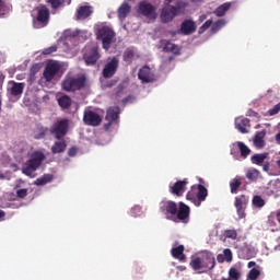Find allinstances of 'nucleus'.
I'll return each instance as SVG.
<instances>
[{
    "instance_id": "7ed1b4c3",
    "label": "nucleus",
    "mask_w": 280,
    "mask_h": 280,
    "mask_svg": "<svg viewBox=\"0 0 280 280\" xmlns=\"http://www.w3.org/2000/svg\"><path fill=\"white\" fill-rule=\"evenodd\" d=\"M86 86V77H66L61 83V89L67 93H75L82 91Z\"/></svg>"
},
{
    "instance_id": "13d9d810",
    "label": "nucleus",
    "mask_w": 280,
    "mask_h": 280,
    "mask_svg": "<svg viewBox=\"0 0 280 280\" xmlns=\"http://www.w3.org/2000/svg\"><path fill=\"white\" fill-rule=\"evenodd\" d=\"M113 126V121H108L107 124L104 125L105 130H110V127Z\"/></svg>"
},
{
    "instance_id": "f8f14e48",
    "label": "nucleus",
    "mask_w": 280,
    "mask_h": 280,
    "mask_svg": "<svg viewBox=\"0 0 280 280\" xmlns=\"http://www.w3.org/2000/svg\"><path fill=\"white\" fill-rule=\"evenodd\" d=\"M138 12L142 14V16H145V19H150V21L156 19V8L148 1H141L138 4Z\"/></svg>"
},
{
    "instance_id": "79ce46f5",
    "label": "nucleus",
    "mask_w": 280,
    "mask_h": 280,
    "mask_svg": "<svg viewBox=\"0 0 280 280\" xmlns=\"http://www.w3.org/2000/svg\"><path fill=\"white\" fill-rule=\"evenodd\" d=\"M246 178L248 180H257L259 178V171L257 168H250L246 173Z\"/></svg>"
},
{
    "instance_id": "0eeeda50",
    "label": "nucleus",
    "mask_w": 280,
    "mask_h": 280,
    "mask_svg": "<svg viewBox=\"0 0 280 280\" xmlns=\"http://www.w3.org/2000/svg\"><path fill=\"white\" fill-rule=\"evenodd\" d=\"M100 58H102V56L100 55V47L96 44L86 46L83 59L88 67L97 65V60H100Z\"/></svg>"
},
{
    "instance_id": "37998d69",
    "label": "nucleus",
    "mask_w": 280,
    "mask_h": 280,
    "mask_svg": "<svg viewBox=\"0 0 280 280\" xmlns=\"http://www.w3.org/2000/svg\"><path fill=\"white\" fill-rule=\"evenodd\" d=\"M253 205L254 207H256L257 209H261V207L266 206V201L264 200V198H261V196H254L253 198Z\"/></svg>"
},
{
    "instance_id": "7c9ffc66",
    "label": "nucleus",
    "mask_w": 280,
    "mask_h": 280,
    "mask_svg": "<svg viewBox=\"0 0 280 280\" xmlns=\"http://www.w3.org/2000/svg\"><path fill=\"white\" fill-rule=\"evenodd\" d=\"M242 180H244V178H242L241 176H236L235 178L231 179V194H237L240 191V187H242Z\"/></svg>"
},
{
    "instance_id": "de8ad7c7",
    "label": "nucleus",
    "mask_w": 280,
    "mask_h": 280,
    "mask_svg": "<svg viewBox=\"0 0 280 280\" xmlns=\"http://www.w3.org/2000/svg\"><path fill=\"white\" fill-rule=\"evenodd\" d=\"M56 51H58V46L52 45V46H50L48 48H45L43 50V55L44 56H51V54H56Z\"/></svg>"
},
{
    "instance_id": "6ab92c4d",
    "label": "nucleus",
    "mask_w": 280,
    "mask_h": 280,
    "mask_svg": "<svg viewBox=\"0 0 280 280\" xmlns=\"http://www.w3.org/2000/svg\"><path fill=\"white\" fill-rule=\"evenodd\" d=\"M235 128L242 132V135H247L250 128V119L246 117H238L235 119Z\"/></svg>"
},
{
    "instance_id": "aec40b11",
    "label": "nucleus",
    "mask_w": 280,
    "mask_h": 280,
    "mask_svg": "<svg viewBox=\"0 0 280 280\" xmlns=\"http://www.w3.org/2000/svg\"><path fill=\"white\" fill-rule=\"evenodd\" d=\"M180 32L184 36H189L196 32V22L192 20H185L184 23L180 24Z\"/></svg>"
},
{
    "instance_id": "49530a36",
    "label": "nucleus",
    "mask_w": 280,
    "mask_h": 280,
    "mask_svg": "<svg viewBox=\"0 0 280 280\" xmlns=\"http://www.w3.org/2000/svg\"><path fill=\"white\" fill-rule=\"evenodd\" d=\"M223 257L228 264H231V261H233V252L230 248H225L223 250Z\"/></svg>"
},
{
    "instance_id": "c85d7f7f",
    "label": "nucleus",
    "mask_w": 280,
    "mask_h": 280,
    "mask_svg": "<svg viewBox=\"0 0 280 280\" xmlns=\"http://www.w3.org/2000/svg\"><path fill=\"white\" fill-rule=\"evenodd\" d=\"M268 159V152L265 153H256L250 158L253 165L261 166L265 161Z\"/></svg>"
},
{
    "instance_id": "c756f323",
    "label": "nucleus",
    "mask_w": 280,
    "mask_h": 280,
    "mask_svg": "<svg viewBox=\"0 0 280 280\" xmlns=\"http://www.w3.org/2000/svg\"><path fill=\"white\" fill-rule=\"evenodd\" d=\"M13 8L12 4L0 0V19H5L10 12H12Z\"/></svg>"
},
{
    "instance_id": "f257e3e1",
    "label": "nucleus",
    "mask_w": 280,
    "mask_h": 280,
    "mask_svg": "<svg viewBox=\"0 0 280 280\" xmlns=\"http://www.w3.org/2000/svg\"><path fill=\"white\" fill-rule=\"evenodd\" d=\"M160 211L165 214L166 220H171L172 222H178L179 220L184 224L189 222V214L191 213V209L185 202L180 201L177 205L172 200L162 201L160 203Z\"/></svg>"
},
{
    "instance_id": "864d4df0",
    "label": "nucleus",
    "mask_w": 280,
    "mask_h": 280,
    "mask_svg": "<svg viewBox=\"0 0 280 280\" xmlns=\"http://www.w3.org/2000/svg\"><path fill=\"white\" fill-rule=\"evenodd\" d=\"M224 25H226V22L224 20H218L213 25V30H215V27H224Z\"/></svg>"
},
{
    "instance_id": "9b49d317",
    "label": "nucleus",
    "mask_w": 280,
    "mask_h": 280,
    "mask_svg": "<svg viewBox=\"0 0 280 280\" xmlns=\"http://www.w3.org/2000/svg\"><path fill=\"white\" fill-rule=\"evenodd\" d=\"M62 66H60V62L58 61H49L43 72L44 79L47 82H51L56 78V74L60 72V69Z\"/></svg>"
},
{
    "instance_id": "0e129e2a",
    "label": "nucleus",
    "mask_w": 280,
    "mask_h": 280,
    "mask_svg": "<svg viewBox=\"0 0 280 280\" xmlns=\"http://www.w3.org/2000/svg\"><path fill=\"white\" fill-rule=\"evenodd\" d=\"M5 179V175L3 173H0V180H4Z\"/></svg>"
},
{
    "instance_id": "4468645a",
    "label": "nucleus",
    "mask_w": 280,
    "mask_h": 280,
    "mask_svg": "<svg viewBox=\"0 0 280 280\" xmlns=\"http://www.w3.org/2000/svg\"><path fill=\"white\" fill-rule=\"evenodd\" d=\"M138 79L142 84H150L156 82V77L154 75L152 69L148 66H143L138 72Z\"/></svg>"
},
{
    "instance_id": "4c0bfd02",
    "label": "nucleus",
    "mask_w": 280,
    "mask_h": 280,
    "mask_svg": "<svg viewBox=\"0 0 280 280\" xmlns=\"http://www.w3.org/2000/svg\"><path fill=\"white\" fill-rule=\"evenodd\" d=\"M229 10H231V3L225 2L215 10V14L217 16H224Z\"/></svg>"
},
{
    "instance_id": "338daca9",
    "label": "nucleus",
    "mask_w": 280,
    "mask_h": 280,
    "mask_svg": "<svg viewBox=\"0 0 280 280\" xmlns=\"http://www.w3.org/2000/svg\"><path fill=\"white\" fill-rule=\"evenodd\" d=\"M118 89H119L120 91H124V84H119V85H118Z\"/></svg>"
},
{
    "instance_id": "72a5a7b5",
    "label": "nucleus",
    "mask_w": 280,
    "mask_h": 280,
    "mask_svg": "<svg viewBox=\"0 0 280 280\" xmlns=\"http://www.w3.org/2000/svg\"><path fill=\"white\" fill-rule=\"evenodd\" d=\"M71 103H72L71 97L68 95H63L58 98V104L63 110L71 108Z\"/></svg>"
},
{
    "instance_id": "b1692460",
    "label": "nucleus",
    "mask_w": 280,
    "mask_h": 280,
    "mask_svg": "<svg viewBox=\"0 0 280 280\" xmlns=\"http://www.w3.org/2000/svg\"><path fill=\"white\" fill-rule=\"evenodd\" d=\"M66 150H67V141L65 139L55 141L51 147V152L54 154H62V152H66Z\"/></svg>"
},
{
    "instance_id": "69168bd1",
    "label": "nucleus",
    "mask_w": 280,
    "mask_h": 280,
    "mask_svg": "<svg viewBox=\"0 0 280 280\" xmlns=\"http://www.w3.org/2000/svg\"><path fill=\"white\" fill-rule=\"evenodd\" d=\"M178 270H182V271H183V270H187V268H186L185 266H179V267H178Z\"/></svg>"
},
{
    "instance_id": "8fccbe9b",
    "label": "nucleus",
    "mask_w": 280,
    "mask_h": 280,
    "mask_svg": "<svg viewBox=\"0 0 280 280\" xmlns=\"http://www.w3.org/2000/svg\"><path fill=\"white\" fill-rule=\"evenodd\" d=\"M279 113H280V103H278L277 105L273 106V108L268 110V115H270V117L275 115H279Z\"/></svg>"
},
{
    "instance_id": "dca6fc26",
    "label": "nucleus",
    "mask_w": 280,
    "mask_h": 280,
    "mask_svg": "<svg viewBox=\"0 0 280 280\" xmlns=\"http://www.w3.org/2000/svg\"><path fill=\"white\" fill-rule=\"evenodd\" d=\"M161 45L163 46L162 51L165 54H173L174 56H180V46L172 43V40L162 39Z\"/></svg>"
},
{
    "instance_id": "052dcab7",
    "label": "nucleus",
    "mask_w": 280,
    "mask_h": 280,
    "mask_svg": "<svg viewBox=\"0 0 280 280\" xmlns=\"http://www.w3.org/2000/svg\"><path fill=\"white\" fill-rule=\"evenodd\" d=\"M276 165H277V167L279 170V174H280V158L276 161Z\"/></svg>"
},
{
    "instance_id": "a19ab883",
    "label": "nucleus",
    "mask_w": 280,
    "mask_h": 280,
    "mask_svg": "<svg viewBox=\"0 0 280 280\" xmlns=\"http://www.w3.org/2000/svg\"><path fill=\"white\" fill-rule=\"evenodd\" d=\"M230 280H240L242 279V272H240V270H237V268L232 267L229 270V278Z\"/></svg>"
},
{
    "instance_id": "2eb2a0df",
    "label": "nucleus",
    "mask_w": 280,
    "mask_h": 280,
    "mask_svg": "<svg viewBox=\"0 0 280 280\" xmlns=\"http://www.w3.org/2000/svg\"><path fill=\"white\" fill-rule=\"evenodd\" d=\"M200 259L203 272L213 270V268H215V256H213V253L207 252L200 257Z\"/></svg>"
},
{
    "instance_id": "f03ea898",
    "label": "nucleus",
    "mask_w": 280,
    "mask_h": 280,
    "mask_svg": "<svg viewBox=\"0 0 280 280\" xmlns=\"http://www.w3.org/2000/svg\"><path fill=\"white\" fill-rule=\"evenodd\" d=\"M43 161H45V153L43 152H34L31 158L23 164L22 174L24 176H28V178H36V170L43 165Z\"/></svg>"
},
{
    "instance_id": "c03bdc74",
    "label": "nucleus",
    "mask_w": 280,
    "mask_h": 280,
    "mask_svg": "<svg viewBox=\"0 0 280 280\" xmlns=\"http://www.w3.org/2000/svg\"><path fill=\"white\" fill-rule=\"evenodd\" d=\"M223 235L228 240H237V231L236 230H225L223 232Z\"/></svg>"
},
{
    "instance_id": "774afa93",
    "label": "nucleus",
    "mask_w": 280,
    "mask_h": 280,
    "mask_svg": "<svg viewBox=\"0 0 280 280\" xmlns=\"http://www.w3.org/2000/svg\"><path fill=\"white\" fill-rule=\"evenodd\" d=\"M172 60H174V57H168V61L172 62Z\"/></svg>"
},
{
    "instance_id": "bb28decb",
    "label": "nucleus",
    "mask_w": 280,
    "mask_h": 280,
    "mask_svg": "<svg viewBox=\"0 0 280 280\" xmlns=\"http://www.w3.org/2000/svg\"><path fill=\"white\" fill-rule=\"evenodd\" d=\"M130 10H132L130 4L128 2H124L117 10L118 19L124 21V19L130 14Z\"/></svg>"
},
{
    "instance_id": "a878e982",
    "label": "nucleus",
    "mask_w": 280,
    "mask_h": 280,
    "mask_svg": "<svg viewBox=\"0 0 280 280\" xmlns=\"http://www.w3.org/2000/svg\"><path fill=\"white\" fill-rule=\"evenodd\" d=\"M198 191L196 192L197 195V202L200 207L205 200H207V196H209V191L207 190V187H205L202 184L197 185Z\"/></svg>"
},
{
    "instance_id": "423d86ee",
    "label": "nucleus",
    "mask_w": 280,
    "mask_h": 280,
    "mask_svg": "<svg viewBox=\"0 0 280 280\" xmlns=\"http://www.w3.org/2000/svg\"><path fill=\"white\" fill-rule=\"evenodd\" d=\"M96 37L98 40H102L103 49L108 51L110 49V45H113V40H115V31L109 26H102L98 28Z\"/></svg>"
},
{
    "instance_id": "4d7b16f0",
    "label": "nucleus",
    "mask_w": 280,
    "mask_h": 280,
    "mask_svg": "<svg viewBox=\"0 0 280 280\" xmlns=\"http://www.w3.org/2000/svg\"><path fill=\"white\" fill-rule=\"evenodd\" d=\"M257 266H259V265H257V262H255V261H249L247 264V268H257Z\"/></svg>"
},
{
    "instance_id": "f704fd0d",
    "label": "nucleus",
    "mask_w": 280,
    "mask_h": 280,
    "mask_svg": "<svg viewBox=\"0 0 280 280\" xmlns=\"http://www.w3.org/2000/svg\"><path fill=\"white\" fill-rule=\"evenodd\" d=\"M122 60L124 62H127V65H130L132 60H135V50L132 48H127L124 51Z\"/></svg>"
},
{
    "instance_id": "603ef678",
    "label": "nucleus",
    "mask_w": 280,
    "mask_h": 280,
    "mask_svg": "<svg viewBox=\"0 0 280 280\" xmlns=\"http://www.w3.org/2000/svg\"><path fill=\"white\" fill-rule=\"evenodd\" d=\"M77 154H78V148L72 147V148H70V149L68 150V156L73 158V156H75Z\"/></svg>"
},
{
    "instance_id": "20e7f679",
    "label": "nucleus",
    "mask_w": 280,
    "mask_h": 280,
    "mask_svg": "<svg viewBox=\"0 0 280 280\" xmlns=\"http://www.w3.org/2000/svg\"><path fill=\"white\" fill-rule=\"evenodd\" d=\"M36 16L33 19V27L34 30H43V27H47L49 25L50 11L47 5L42 4L35 9Z\"/></svg>"
},
{
    "instance_id": "f3484780",
    "label": "nucleus",
    "mask_w": 280,
    "mask_h": 280,
    "mask_svg": "<svg viewBox=\"0 0 280 280\" xmlns=\"http://www.w3.org/2000/svg\"><path fill=\"white\" fill-rule=\"evenodd\" d=\"M188 183L189 182L187 179L177 180L173 186L170 187L171 194L180 198V196L185 194Z\"/></svg>"
},
{
    "instance_id": "393cba45",
    "label": "nucleus",
    "mask_w": 280,
    "mask_h": 280,
    "mask_svg": "<svg viewBox=\"0 0 280 280\" xmlns=\"http://www.w3.org/2000/svg\"><path fill=\"white\" fill-rule=\"evenodd\" d=\"M266 131H259L254 137V145L257 150H261V148L266 147Z\"/></svg>"
},
{
    "instance_id": "39448f33",
    "label": "nucleus",
    "mask_w": 280,
    "mask_h": 280,
    "mask_svg": "<svg viewBox=\"0 0 280 280\" xmlns=\"http://www.w3.org/2000/svg\"><path fill=\"white\" fill-rule=\"evenodd\" d=\"M69 125L70 121L67 118L57 120L52 126H50L49 132L57 139V141H60V139H65L69 133Z\"/></svg>"
},
{
    "instance_id": "58836bf2",
    "label": "nucleus",
    "mask_w": 280,
    "mask_h": 280,
    "mask_svg": "<svg viewBox=\"0 0 280 280\" xmlns=\"http://www.w3.org/2000/svg\"><path fill=\"white\" fill-rule=\"evenodd\" d=\"M189 266L192 268V270H203L202 260L200 257L191 258Z\"/></svg>"
},
{
    "instance_id": "1a4fd4ad",
    "label": "nucleus",
    "mask_w": 280,
    "mask_h": 280,
    "mask_svg": "<svg viewBox=\"0 0 280 280\" xmlns=\"http://www.w3.org/2000/svg\"><path fill=\"white\" fill-rule=\"evenodd\" d=\"M102 115L98 113L91 110V109H85L83 113V124L85 126H91L92 128H97V126H102Z\"/></svg>"
},
{
    "instance_id": "412c9836",
    "label": "nucleus",
    "mask_w": 280,
    "mask_h": 280,
    "mask_svg": "<svg viewBox=\"0 0 280 280\" xmlns=\"http://www.w3.org/2000/svg\"><path fill=\"white\" fill-rule=\"evenodd\" d=\"M171 253H172V257H174V259H178L183 264H185V261H187V256L185 255V246L184 245H178L177 247L172 248Z\"/></svg>"
},
{
    "instance_id": "e2e57ef3",
    "label": "nucleus",
    "mask_w": 280,
    "mask_h": 280,
    "mask_svg": "<svg viewBox=\"0 0 280 280\" xmlns=\"http://www.w3.org/2000/svg\"><path fill=\"white\" fill-rule=\"evenodd\" d=\"M5 218V212L3 210H0V219Z\"/></svg>"
},
{
    "instance_id": "4be33fe9",
    "label": "nucleus",
    "mask_w": 280,
    "mask_h": 280,
    "mask_svg": "<svg viewBox=\"0 0 280 280\" xmlns=\"http://www.w3.org/2000/svg\"><path fill=\"white\" fill-rule=\"evenodd\" d=\"M11 84L10 94L13 97H19V95H23V90L25 89V83H18L16 81H9Z\"/></svg>"
},
{
    "instance_id": "ea45409f",
    "label": "nucleus",
    "mask_w": 280,
    "mask_h": 280,
    "mask_svg": "<svg viewBox=\"0 0 280 280\" xmlns=\"http://www.w3.org/2000/svg\"><path fill=\"white\" fill-rule=\"evenodd\" d=\"M237 147L241 152V156L243 159H247L250 154V149L244 142H237Z\"/></svg>"
},
{
    "instance_id": "6e6552de",
    "label": "nucleus",
    "mask_w": 280,
    "mask_h": 280,
    "mask_svg": "<svg viewBox=\"0 0 280 280\" xmlns=\"http://www.w3.org/2000/svg\"><path fill=\"white\" fill-rule=\"evenodd\" d=\"M180 14V8L179 7H174L172 4H165L160 14V19L162 23H172L176 16Z\"/></svg>"
},
{
    "instance_id": "e433bc0d",
    "label": "nucleus",
    "mask_w": 280,
    "mask_h": 280,
    "mask_svg": "<svg viewBox=\"0 0 280 280\" xmlns=\"http://www.w3.org/2000/svg\"><path fill=\"white\" fill-rule=\"evenodd\" d=\"M47 132H49V129L47 127H38L34 131V139H45V137H47Z\"/></svg>"
},
{
    "instance_id": "a18cd8bd",
    "label": "nucleus",
    "mask_w": 280,
    "mask_h": 280,
    "mask_svg": "<svg viewBox=\"0 0 280 280\" xmlns=\"http://www.w3.org/2000/svg\"><path fill=\"white\" fill-rule=\"evenodd\" d=\"M211 25H213V21L208 20L206 21L200 27H199V34H205V32H207V30H209V27H211Z\"/></svg>"
},
{
    "instance_id": "473e14b6",
    "label": "nucleus",
    "mask_w": 280,
    "mask_h": 280,
    "mask_svg": "<svg viewBox=\"0 0 280 280\" xmlns=\"http://www.w3.org/2000/svg\"><path fill=\"white\" fill-rule=\"evenodd\" d=\"M261 276V267L256 266L249 270L246 280H257Z\"/></svg>"
},
{
    "instance_id": "6e6d98bb",
    "label": "nucleus",
    "mask_w": 280,
    "mask_h": 280,
    "mask_svg": "<svg viewBox=\"0 0 280 280\" xmlns=\"http://www.w3.org/2000/svg\"><path fill=\"white\" fill-rule=\"evenodd\" d=\"M262 170L264 172H268L270 170V162H266L264 165H262Z\"/></svg>"
},
{
    "instance_id": "5701e85b",
    "label": "nucleus",
    "mask_w": 280,
    "mask_h": 280,
    "mask_svg": "<svg viewBox=\"0 0 280 280\" xmlns=\"http://www.w3.org/2000/svg\"><path fill=\"white\" fill-rule=\"evenodd\" d=\"M120 113L121 109L119 106L109 107L105 117L106 121H117V119H119Z\"/></svg>"
},
{
    "instance_id": "a211bd4d",
    "label": "nucleus",
    "mask_w": 280,
    "mask_h": 280,
    "mask_svg": "<svg viewBox=\"0 0 280 280\" xmlns=\"http://www.w3.org/2000/svg\"><path fill=\"white\" fill-rule=\"evenodd\" d=\"M93 14V7L91 5H81L78 8L75 16L77 21H84L85 19H89Z\"/></svg>"
},
{
    "instance_id": "5fc2aeb1",
    "label": "nucleus",
    "mask_w": 280,
    "mask_h": 280,
    "mask_svg": "<svg viewBox=\"0 0 280 280\" xmlns=\"http://www.w3.org/2000/svg\"><path fill=\"white\" fill-rule=\"evenodd\" d=\"M224 260H225L224 255L219 254V255L217 256V261H219V264H224Z\"/></svg>"
},
{
    "instance_id": "2f4dec72",
    "label": "nucleus",
    "mask_w": 280,
    "mask_h": 280,
    "mask_svg": "<svg viewBox=\"0 0 280 280\" xmlns=\"http://www.w3.org/2000/svg\"><path fill=\"white\" fill-rule=\"evenodd\" d=\"M51 180H54L52 174H44L42 177H38L34 182V185H36L37 187H43L44 185H47V183H51Z\"/></svg>"
},
{
    "instance_id": "9d476101",
    "label": "nucleus",
    "mask_w": 280,
    "mask_h": 280,
    "mask_svg": "<svg viewBox=\"0 0 280 280\" xmlns=\"http://www.w3.org/2000/svg\"><path fill=\"white\" fill-rule=\"evenodd\" d=\"M117 69H119V59L117 57H113L109 59L102 71V75L105 80H110L117 73Z\"/></svg>"
},
{
    "instance_id": "680f3d73",
    "label": "nucleus",
    "mask_w": 280,
    "mask_h": 280,
    "mask_svg": "<svg viewBox=\"0 0 280 280\" xmlns=\"http://www.w3.org/2000/svg\"><path fill=\"white\" fill-rule=\"evenodd\" d=\"M276 141L277 143H280V132L276 135Z\"/></svg>"
},
{
    "instance_id": "c9c22d12",
    "label": "nucleus",
    "mask_w": 280,
    "mask_h": 280,
    "mask_svg": "<svg viewBox=\"0 0 280 280\" xmlns=\"http://www.w3.org/2000/svg\"><path fill=\"white\" fill-rule=\"evenodd\" d=\"M186 200H190L195 207H199L198 205V197L196 195V186L191 187V190L187 192Z\"/></svg>"
},
{
    "instance_id": "09e8293b",
    "label": "nucleus",
    "mask_w": 280,
    "mask_h": 280,
    "mask_svg": "<svg viewBox=\"0 0 280 280\" xmlns=\"http://www.w3.org/2000/svg\"><path fill=\"white\" fill-rule=\"evenodd\" d=\"M130 213H131L132 218H139V215H141V213H142L141 206H135L133 208H131Z\"/></svg>"
},
{
    "instance_id": "3c124183",
    "label": "nucleus",
    "mask_w": 280,
    "mask_h": 280,
    "mask_svg": "<svg viewBox=\"0 0 280 280\" xmlns=\"http://www.w3.org/2000/svg\"><path fill=\"white\" fill-rule=\"evenodd\" d=\"M16 196H18V198H26L27 197V189L26 188L19 189L16 191Z\"/></svg>"
},
{
    "instance_id": "bf43d9fd",
    "label": "nucleus",
    "mask_w": 280,
    "mask_h": 280,
    "mask_svg": "<svg viewBox=\"0 0 280 280\" xmlns=\"http://www.w3.org/2000/svg\"><path fill=\"white\" fill-rule=\"evenodd\" d=\"M115 84H117V80H112L107 86H115Z\"/></svg>"
},
{
    "instance_id": "ddd939ff",
    "label": "nucleus",
    "mask_w": 280,
    "mask_h": 280,
    "mask_svg": "<svg viewBox=\"0 0 280 280\" xmlns=\"http://www.w3.org/2000/svg\"><path fill=\"white\" fill-rule=\"evenodd\" d=\"M234 207L236 209L240 220L246 218V207H248V197L246 195H240L235 197Z\"/></svg>"
},
{
    "instance_id": "cd10ccee",
    "label": "nucleus",
    "mask_w": 280,
    "mask_h": 280,
    "mask_svg": "<svg viewBox=\"0 0 280 280\" xmlns=\"http://www.w3.org/2000/svg\"><path fill=\"white\" fill-rule=\"evenodd\" d=\"M51 8V10H58L65 8L66 5H71V0H46Z\"/></svg>"
}]
</instances>
